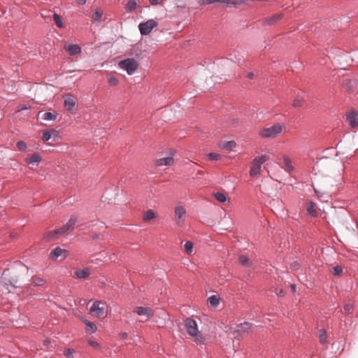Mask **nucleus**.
Returning <instances> with one entry per match:
<instances>
[{"label": "nucleus", "instance_id": "27", "mask_svg": "<svg viewBox=\"0 0 358 358\" xmlns=\"http://www.w3.org/2000/svg\"><path fill=\"white\" fill-rule=\"evenodd\" d=\"M45 283V280L40 277L32 278L31 284L36 287L43 286Z\"/></svg>", "mask_w": 358, "mask_h": 358}, {"label": "nucleus", "instance_id": "35", "mask_svg": "<svg viewBox=\"0 0 358 358\" xmlns=\"http://www.w3.org/2000/svg\"><path fill=\"white\" fill-rule=\"evenodd\" d=\"M307 211L310 215H311L313 217H315L317 215V212L315 209V206L313 202H310L307 205Z\"/></svg>", "mask_w": 358, "mask_h": 358}, {"label": "nucleus", "instance_id": "7", "mask_svg": "<svg viewBox=\"0 0 358 358\" xmlns=\"http://www.w3.org/2000/svg\"><path fill=\"white\" fill-rule=\"evenodd\" d=\"M106 303L101 301H96L94 302L90 308V312L95 313L98 317L103 316L105 314Z\"/></svg>", "mask_w": 358, "mask_h": 358}, {"label": "nucleus", "instance_id": "1", "mask_svg": "<svg viewBox=\"0 0 358 358\" xmlns=\"http://www.w3.org/2000/svg\"><path fill=\"white\" fill-rule=\"evenodd\" d=\"M76 221L77 218L76 217H71L62 227L48 231L45 235L44 238L47 241H50L57 238L58 235H64L66 234L68 231L73 229Z\"/></svg>", "mask_w": 358, "mask_h": 358}, {"label": "nucleus", "instance_id": "50", "mask_svg": "<svg viewBox=\"0 0 358 358\" xmlns=\"http://www.w3.org/2000/svg\"><path fill=\"white\" fill-rule=\"evenodd\" d=\"M76 2L79 5H84L87 2V0H76Z\"/></svg>", "mask_w": 358, "mask_h": 358}, {"label": "nucleus", "instance_id": "34", "mask_svg": "<svg viewBox=\"0 0 358 358\" xmlns=\"http://www.w3.org/2000/svg\"><path fill=\"white\" fill-rule=\"evenodd\" d=\"M53 20L58 27L62 28L64 27L62 21V17L59 14L54 13Z\"/></svg>", "mask_w": 358, "mask_h": 358}, {"label": "nucleus", "instance_id": "42", "mask_svg": "<svg viewBox=\"0 0 358 358\" xmlns=\"http://www.w3.org/2000/svg\"><path fill=\"white\" fill-rule=\"evenodd\" d=\"M343 272V268L340 266H334L332 269V273L334 275H338Z\"/></svg>", "mask_w": 358, "mask_h": 358}, {"label": "nucleus", "instance_id": "23", "mask_svg": "<svg viewBox=\"0 0 358 358\" xmlns=\"http://www.w3.org/2000/svg\"><path fill=\"white\" fill-rule=\"evenodd\" d=\"M156 217V213L152 210L145 211L143 215V220L145 222L150 221Z\"/></svg>", "mask_w": 358, "mask_h": 358}, {"label": "nucleus", "instance_id": "6", "mask_svg": "<svg viewBox=\"0 0 358 358\" xmlns=\"http://www.w3.org/2000/svg\"><path fill=\"white\" fill-rule=\"evenodd\" d=\"M186 331L189 336H196L199 333L198 326L194 320L187 317L184 321Z\"/></svg>", "mask_w": 358, "mask_h": 358}, {"label": "nucleus", "instance_id": "24", "mask_svg": "<svg viewBox=\"0 0 358 358\" xmlns=\"http://www.w3.org/2000/svg\"><path fill=\"white\" fill-rule=\"evenodd\" d=\"M303 92H301V94H298L294 99L292 106L294 108L301 107L303 103V96L302 95Z\"/></svg>", "mask_w": 358, "mask_h": 358}, {"label": "nucleus", "instance_id": "45", "mask_svg": "<svg viewBox=\"0 0 358 358\" xmlns=\"http://www.w3.org/2000/svg\"><path fill=\"white\" fill-rule=\"evenodd\" d=\"M108 83L110 85L115 86L118 84V80L114 76L110 77L108 79Z\"/></svg>", "mask_w": 358, "mask_h": 358}, {"label": "nucleus", "instance_id": "47", "mask_svg": "<svg viewBox=\"0 0 358 358\" xmlns=\"http://www.w3.org/2000/svg\"><path fill=\"white\" fill-rule=\"evenodd\" d=\"M88 343H89L91 346H92V347H94V348H98V347H99V343H98L97 342H96V341H88Z\"/></svg>", "mask_w": 358, "mask_h": 358}, {"label": "nucleus", "instance_id": "38", "mask_svg": "<svg viewBox=\"0 0 358 358\" xmlns=\"http://www.w3.org/2000/svg\"><path fill=\"white\" fill-rule=\"evenodd\" d=\"M17 148L20 151H25L27 149V144L23 141H19L17 143Z\"/></svg>", "mask_w": 358, "mask_h": 358}, {"label": "nucleus", "instance_id": "48", "mask_svg": "<svg viewBox=\"0 0 358 358\" xmlns=\"http://www.w3.org/2000/svg\"><path fill=\"white\" fill-rule=\"evenodd\" d=\"M149 1H150V3H151V5H152V6H157L160 3L159 0H149Z\"/></svg>", "mask_w": 358, "mask_h": 358}, {"label": "nucleus", "instance_id": "14", "mask_svg": "<svg viewBox=\"0 0 358 358\" xmlns=\"http://www.w3.org/2000/svg\"><path fill=\"white\" fill-rule=\"evenodd\" d=\"M282 17V15L281 14H276L270 17H267L264 19L262 22L263 25H272L276 23L278 21H279Z\"/></svg>", "mask_w": 358, "mask_h": 358}, {"label": "nucleus", "instance_id": "9", "mask_svg": "<svg viewBox=\"0 0 358 358\" xmlns=\"http://www.w3.org/2000/svg\"><path fill=\"white\" fill-rule=\"evenodd\" d=\"M134 313H136L139 316H146L148 318L151 317L154 315L152 309L149 307H136L134 309Z\"/></svg>", "mask_w": 358, "mask_h": 358}, {"label": "nucleus", "instance_id": "51", "mask_svg": "<svg viewBox=\"0 0 358 358\" xmlns=\"http://www.w3.org/2000/svg\"><path fill=\"white\" fill-rule=\"evenodd\" d=\"M292 266L293 268H298L299 267V264H298V262H294L292 264Z\"/></svg>", "mask_w": 358, "mask_h": 358}, {"label": "nucleus", "instance_id": "37", "mask_svg": "<svg viewBox=\"0 0 358 358\" xmlns=\"http://www.w3.org/2000/svg\"><path fill=\"white\" fill-rule=\"evenodd\" d=\"M185 250L188 255H190L193 251V243L187 241L185 244Z\"/></svg>", "mask_w": 358, "mask_h": 358}, {"label": "nucleus", "instance_id": "41", "mask_svg": "<svg viewBox=\"0 0 358 358\" xmlns=\"http://www.w3.org/2000/svg\"><path fill=\"white\" fill-rule=\"evenodd\" d=\"M75 352L73 349L67 348L64 351V355L68 358H73V353Z\"/></svg>", "mask_w": 358, "mask_h": 358}, {"label": "nucleus", "instance_id": "12", "mask_svg": "<svg viewBox=\"0 0 358 358\" xmlns=\"http://www.w3.org/2000/svg\"><path fill=\"white\" fill-rule=\"evenodd\" d=\"M357 86V81L356 80L345 79L343 81V87L348 91H354Z\"/></svg>", "mask_w": 358, "mask_h": 358}, {"label": "nucleus", "instance_id": "3", "mask_svg": "<svg viewBox=\"0 0 358 358\" xmlns=\"http://www.w3.org/2000/svg\"><path fill=\"white\" fill-rule=\"evenodd\" d=\"M268 159L266 155L256 157L252 162L250 170V176L255 177L262 171V165Z\"/></svg>", "mask_w": 358, "mask_h": 358}, {"label": "nucleus", "instance_id": "18", "mask_svg": "<svg viewBox=\"0 0 358 358\" xmlns=\"http://www.w3.org/2000/svg\"><path fill=\"white\" fill-rule=\"evenodd\" d=\"M320 343L323 345L328 344L327 331L324 329H321L318 331Z\"/></svg>", "mask_w": 358, "mask_h": 358}, {"label": "nucleus", "instance_id": "10", "mask_svg": "<svg viewBox=\"0 0 358 358\" xmlns=\"http://www.w3.org/2000/svg\"><path fill=\"white\" fill-rule=\"evenodd\" d=\"M346 119L349 125L352 128H355L358 126V114L355 111H351L346 115Z\"/></svg>", "mask_w": 358, "mask_h": 358}, {"label": "nucleus", "instance_id": "16", "mask_svg": "<svg viewBox=\"0 0 358 358\" xmlns=\"http://www.w3.org/2000/svg\"><path fill=\"white\" fill-rule=\"evenodd\" d=\"M174 159L172 157H166L159 159L157 161V166H171L173 164Z\"/></svg>", "mask_w": 358, "mask_h": 358}, {"label": "nucleus", "instance_id": "13", "mask_svg": "<svg viewBox=\"0 0 358 358\" xmlns=\"http://www.w3.org/2000/svg\"><path fill=\"white\" fill-rule=\"evenodd\" d=\"M64 107L68 110H71L76 106V101L73 97V96L70 94L66 95L64 96Z\"/></svg>", "mask_w": 358, "mask_h": 358}, {"label": "nucleus", "instance_id": "28", "mask_svg": "<svg viewBox=\"0 0 358 358\" xmlns=\"http://www.w3.org/2000/svg\"><path fill=\"white\" fill-rule=\"evenodd\" d=\"M137 7V3L135 0H129L126 4L125 8L127 12H133Z\"/></svg>", "mask_w": 358, "mask_h": 358}, {"label": "nucleus", "instance_id": "4", "mask_svg": "<svg viewBox=\"0 0 358 358\" xmlns=\"http://www.w3.org/2000/svg\"><path fill=\"white\" fill-rule=\"evenodd\" d=\"M138 64L134 58H128L119 62V66L127 71L129 75H132L138 69Z\"/></svg>", "mask_w": 358, "mask_h": 358}, {"label": "nucleus", "instance_id": "33", "mask_svg": "<svg viewBox=\"0 0 358 358\" xmlns=\"http://www.w3.org/2000/svg\"><path fill=\"white\" fill-rule=\"evenodd\" d=\"M213 195L215 198L221 203H224L227 201V196L222 192H217L215 193Z\"/></svg>", "mask_w": 358, "mask_h": 358}, {"label": "nucleus", "instance_id": "2", "mask_svg": "<svg viewBox=\"0 0 358 358\" xmlns=\"http://www.w3.org/2000/svg\"><path fill=\"white\" fill-rule=\"evenodd\" d=\"M283 125L280 123L274 124L269 127H264L259 131V136L264 138H273L278 136L283 129Z\"/></svg>", "mask_w": 358, "mask_h": 358}, {"label": "nucleus", "instance_id": "46", "mask_svg": "<svg viewBox=\"0 0 358 358\" xmlns=\"http://www.w3.org/2000/svg\"><path fill=\"white\" fill-rule=\"evenodd\" d=\"M30 108H31V106L29 105L21 104V105L18 106L17 111L19 112V111L24 110H29Z\"/></svg>", "mask_w": 358, "mask_h": 358}, {"label": "nucleus", "instance_id": "31", "mask_svg": "<svg viewBox=\"0 0 358 358\" xmlns=\"http://www.w3.org/2000/svg\"><path fill=\"white\" fill-rule=\"evenodd\" d=\"M239 263L244 266H250L251 265V262L248 257L245 255H241L238 257Z\"/></svg>", "mask_w": 358, "mask_h": 358}, {"label": "nucleus", "instance_id": "36", "mask_svg": "<svg viewBox=\"0 0 358 358\" xmlns=\"http://www.w3.org/2000/svg\"><path fill=\"white\" fill-rule=\"evenodd\" d=\"M219 3H224L227 6H239L242 3L241 2H238L236 1H232V0H221V1H219Z\"/></svg>", "mask_w": 358, "mask_h": 358}, {"label": "nucleus", "instance_id": "21", "mask_svg": "<svg viewBox=\"0 0 358 358\" xmlns=\"http://www.w3.org/2000/svg\"><path fill=\"white\" fill-rule=\"evenodd\" d=\"M83 321L87 327V332L92 334V333H94L97 330L96 326L93 322H92L85 318L83 319Z\"/></svg>", "mask_w": 358, "mask_h": 358}, {"label": "nucleus", "instance_id": "52", "mask_svg": "<svg viewBox=\"0 0 358 358\" xmlns=\"http://www.w3.org/2000/svg\"><path fill=\"white\" fill-rule=\"evenodd\" d=\"M247 77L249 79H252L254 78V73L252 72H250L247 74Z\"/></svg>", "mask_w": 358, "mask_h": 358}, {"label": "nucleus", "instance_id": "22", "mask_svg": "<svg viewBox=\"0 0 358 358\" xmlns=\"http://www.w3.org/2000/svg\"><path fill=\"white\" fill-rule=\"evenodd\" d=\"M66 251L65 250H62L59 247H57L52 250L50 255L53 259H57L59 257H60L63 252H66Z\"/></svg>", "mask_w": 358, "mask_h": 358}, {"label": "nucleus", "instance_id": "29", "mask_svg": "<svg viewBox=\"0 0 358 358\" xmlns=\"http://www.w3.org/2000/svg\"><path fill=\"white\" fill-rule=\"evenodd\" d=\"M186 210L183 206H177L175 208L176 216L180 220L185 214Z\"/></svg>", "mask_w": 358, "mask_h": 358}, {"label": "nucleus", "instance_id": "44", "mask_svg": "<svg viewBox=\"0 0 358 358\" xmlns=\"http://www.w3.org/2000/svg\"><path fill=\"white\" fill-rule=\"evenodd\" d=\"M208 156V159L212 161L218 160L220 159V155L215 152H210Z\"/></svg>", "mask_w": 358, "mask_h": 358}, {"label": "nucleus", "instance_id": "32", "mask_svg": "<svg viewBox=\"0 0 358 358\" xmlns=\"http://www.w3.org/2000/svg\"><path fill=\"white\" fill-rule=\"evenodd\" d=\"M103 13L100 10H96L92 15V18L94 22H100L101 20Z\"/></svg>", "mask_w": 358, "mask_h": 358}, {"label": "nucleus", "instance_id": "54", "mask_svg": "<svg viewBox=\"0 0 358 358\" xmlns=\"http://www.w3.org/2000/svg\"><path fill=\"white\" fill-rule=\"evenodd\" d=\"M16 236H17V234H14V233H11V234H10V236H11L12 238L16 237Z\"/></svg>", "mask_w": 358, "mask_h": 358}, {"label": "nucleus", "instance_id": "11", "mask_svg": "<svg viewBox=\"0 0 358 358\" xmlns=\"http://www.w3.org/2000/svg\"><path fill=\"white\" fill-rule=\"evenodd\" d=\"M64 49L67 51L71 56L78 55L81 52V48L76 44L65 45Z\"/></svg>", "mask_w": 358, "mask_h": 358}, {"label": "nucleus", "instance_id": "30", "mask_svg": "<svg viewBox=\"0 0 358 358\" xmlns=\"http://www.w3.org/2000/svg\"><path fill=\"white\" fill-rule=\"evenodd\" d=\"M220 299L217 295H213L208 298V301L210 304L213 307H217L220 303Z\"/></svg>", "mask_w": 358, "mask_h": 358}, {"label": "nucleus", "instance_id": "17", "mask_svg": "<svg viewBox=\"0 0 358 358\" xmlns=\"http://www.w3.org/2000/svg\"><path fill=\"white\" fill-rule=\"evenodd\" d=\"M283 169L290 173L294 170V167L292 165V160L287 156L283 157Z\"/></svg>", "mask_w": 358, "mask_h": 358}, {"label": "nucleus", "instance_id": "5", "mask_svg": "<svg viewBox=\"0 0 358 358\" xmlns=\"http://www.w3.org/2000/svg\"><path fill=\"white\" fill-rule=\"evenodd\" d=\"M157 26V22L155 20H149L145 22H141L138 25L140 33L143 36L148 35L152 30Z\"/></svg>", "mask_w": 358, "mask_h": 358}, {"label": "nucleus", "instance_id": "26", "mask_svg": "<svg viewBox=\"0 0 358 358\" xmlns=\"http://www.w3.org/2000/svg\"><path fill=\"white\" fill-rule=\"evenodd\" d=\"M75 274L78 278H86L89 277L90 272L86 269H78Z\"/></svg>", "mask_w": 358, "mask_h": 358}, {"label": "nucleus", "instance_id": "15", "mask_svg": "<svg viewBox=\"0 0 358 358\" xmlns=\"http://www.w3.org/2000/svg\"><path fill=\"white\" fill-rule=\"evenodd\" d=\"M42 158L38 153H34L31 155L27 156L25 161L28 164H31L33 163H39L41 162Z\"/></svg>", "mask_w": 358, "mask_h": 358}, {"label": "nucleus", "instance_id": "8", "mask_svg": "<svg viewBox=\"0 0 358 358\" xmlns=\"http://www.w3.org/2000/svg\"><path fill=\"white\" fill-rule=\"evenodd\" d=\"M252 324L245 322L237 325L236 328V332L238 336H244L249 334V332L252 330Z\"/></svg>", "mask_w": 358, "mask_h": 358}, {"label": "nucleus", "instance_id": "19", "mask_svg": "<svg viewBox=\"0 0 358 358\" xmlns=\"http://www.w3.org/2000/svg\"><path fill=\"white\" fill-rule=\"evenodd\" d=\"M52 135L57 136V131L55 129L45 130L43 133L42 140L43 141H48L51 138Z\"/></svg>", "mask_w": 358, "mask_h": 358}, {"label": "nucleus", "instance_id": "40", "mask_svg": "<svg viewBox=\"0 0 358 358\" xmlns=\"http://www.w3.org/2000/svg\"><path fill=\"white\" fill-rule=\"evenodd\" d=\"M192 336L194 338V341L196 343H203L205 341L204 337L201 334H200L199 332L196 336Z\"/></svg>", "mask_w": 358, "mask_h": 358}, {"label": "nucleus", "instance_id": "53", "mask_svg": "<svg viewBox=\"0 0 358 358\" xmlns=\"http://www.w3.org/2000/svg\"><path fill=\"white\" fill-rule=\"evenodd\" d=\"M291 287H292V289L293 292L296 291V285H292Z\"/></svg>", "mask_w": 358, "mask_h": 358}, {"label": "nucleus", "instance_id": "55", "mask_svg": "<svg viewBox=\"0 0 358 358\" xmlns=\"http://www.w3.org/2000/svg\"><path fill=\"white\" fill-rule=\"evenodd\" d=\"M279 294L280 295H283L284 294L283 291L282 289L280 291Z\"/></svg>", "mask_w": 358, "mask_h": 358}, {"label": "nucleus", "instance_id": "20", "mask_svg": "<svg viewBox=\"0 0 358 358\" xmlns=\"http://www.w3.org/2000/svg\"><path fill=\"white\" fill-rule=\"evenodd\" d=\"M236 145V143L234 141H224L222 143V145H220L221 148L224 150H226L227 151H231Z\"/></svg>", "mask_w": 358, "mask_h": 358}, {"label": "nucleus", "instance_id": "49", "mask_svg": "<svg viewBox=\"0 0 358 358\" xmlns=\"http://www.w3.org/2000/svg\"><path fill=\"white\" fill-rule=\"evenodd\" d=\"M120 337L123 339H126L128 337V334L126 332H122L120 334Z\"/></svg>", "mask_w": 358, "mask_h": 358}, {"label": "nucleus", "instance_id": "43", "mask_svg": "<svg viewBox=\"0 0 358 358\" xmlns=\"http://www.w3.org/2000/svg\"><path fill=\"white\" fill-rule=\"evenodd\" d=\"M353 306L350 303H348L344 306V310L348 315L351 314L353 312Z\"/></svg>", "mask_w": 358, "mask_h": 358}, {"label": "nucleus", "instance_id": "25", "mask_svg": "<svg viewBox=\"0 0 358 358\" xmlns=\"http://www.w3.org/2000/svg\"><path fill=\"white\" fill-rule=\"evenodd\" d=\"M57 113L56 112H46L43 113L42 119L46 121L55 120L57 118Z\"/></svg>", "mask_w": 358, "mask_h": 358}, {"label": "nucleus", "instance_id": "39", "mask_svg": "<svg viewBox=\"0 0 358 358\" xmlns=\"http://www.w3.org/2000/svg\"><path fill=\"white\" fill-rule=\"evenodd\" d=\"M219 1H221V0H198L199 3L201 6L209 5Z\"/></svg>", "mask_w": 358, "mask_h": 358}]
</instances>
